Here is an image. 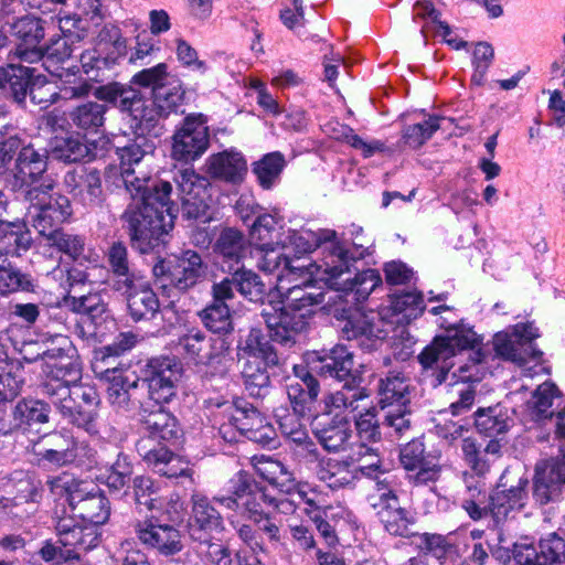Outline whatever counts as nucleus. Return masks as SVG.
Wrapping results in <instances>:
<instances>
[{
	"instance_id": "obj_43",
	"label": "nucleus",
	"mask_w": 565,
	"mask_h": 565,
	"mask_svg": "<svg viewBox=\"0 0 565 565\" xmlns=\"http://www.w3.org/2000/svg\"><path fill=\"white\" fill-rule=\"evenodd\" d=\"M342 388L329 394L324 398L326 411L328 414H344L345 411L356 409V402L363 398L361 388L358 385V379L343 380Z\"/></svg>"
},
{
	"instance_id": "obj_14",
	"label": "nucleus",
	"mask_w": 565,
	"mask_h": 565,
	"mask_svg": "<svg viewBox=\"0 0 565 565\" xmlns=\"http://www.w3.org/2000/svg\"><path fill=\"white\" fill-rule=\"evenodd\" d=\"M15 159L13 178L14 186L19 189H33L40 186L45 178H52L45 174L47 169V156L45 150H36L31 143L22 140V147L19 148Z\"/></svg>"
},
{
	"instance_id": "obj_24",
	"label": "nucleus",
	"mask_w": 565,
	"mask_h": 565,
	"mask_svg": "<svg viewBox=\"0 0 565 565\" xmlns=\"http://www.w3.org/2000/svg\"><path fill=\"white\" fill-rule=\"evenodd\" d=\"M316 358L319 365H313L312 370L321 376L335 379L339 382L358 379L354 375L353 353L345 345L338 344L324 355L317 354Z\"/></svg>"
},
{
	"instance_id": "obj_63",
	"label": "nucleus",
	"mask_w": 565,
	"mask_h": 565,
	"mask_svg": "<svg viewBox=\"0 0 565 565\" xmlns=\"http://www.w3.org/2000/svg\"><path fill=\"white\" fill-rule=\"evenodd\" d=\"M14 414L26 423H47L49 405L39 399H23L17 404Z\"/></svg>"
},
{
	"instance_id": "obj_8",
	"label": "nucleus",
	"mask_w": 565,
	"mask_h": 565,
	"mask_svg": "<svg viewBox=\"0 0 565 565\" xmlns=\"http://www.w3.org/2000/svg\"><path fill=\"white\" fill-rule=\"evenodd\" d=\"M227 494L214 497V501L230 510H238L256 524L264 519V507L273 501V494L246 471L239 470L227 482Z\"/></svg>"
},
{
	"instance_id": "obj_15",
	"label": "nucleus",
	"mask_w": 565,
	"mask_h": 565,
	"mask_svg": "<svg viewBox=\"0 0 565 565\" xmlns=\"http://www.w3.org/2000/svg\"><path fill=\"white\" fill-rule=\"evenodd\" d=\"M12 34L17 39L14 55L26 63H36L44 57V47L41 42L44 38L42 21L33 15L19 18L11 25Z\"/></svg>"
},
{
	"instance_id": "obj_29",
	"label": "nucleus",
	"mask_w": 565,
	"mask_h": 565,
	"mask_svg": "<svg viewBox=\"0 0 565 565\" xmlns=\"http://www.w3.org/2000/svg\"><path fill=\"white\" fill-rule=\"evenodd\" d=\"M47 244L79 264H96L97 253L86 247L85 238L77 234L56 230L44 236Z\"/></svg>"
},
{
	"instance_id": "obj_9",
	"label": "nucleus",
	"mask_w": 565,
	"mask_h": 565,
	"mask_svg": "<svg viewBox=\"0 0 565 565\" xmlns=\"http://www.w3.org/2000/svg\"><path fill=\"white\" fill-rule=\"evenodd\" d=\"M52 490L63 488L66 491L67 501L74 516H77L88 525L98 527L110 515V507L107 498L99 490H86L84 482L57 478L51 482Z\"/></svg>"
},
{
	"instance_id": "obj_37",
	"label": "nucleus",
	"mask_w": 565,
	"mask_h": 565,
	"mask_svg": "<svg viewBox=\"0 0 565 565\" xmlns=\"http://www.w3.org/2000/svg\"><path fill=\"white\" fill-rule=\"evenodd\" d=\"M253 461L257 475L276 486L281 492L291 493L297 488L294 475L279 460L260 456L254 457Z\"/></svg>"
},
{
	"instance_id": "obj_39",
	"label": "nucleus",
	"mask_w": 565,
	"mask_h": 565,
	"mask_svg": "<svg viewBox=\"0 0 565 565\" xmlns=\"http://www.w3.org/2000/svg\"><path fill=\"white\" fill-rule=\"evenodd\" d=\"M337 232L333 230H321L319 233L311 231H290L285 241H281V249L292 248L297 254H306L319 247L322 243H331L330 250L340 245L335 242Z\"/></svg>"
},
{
	"instance_id": "obj_55",
	"label": "nucleus",
	"mask_w": 565,
	"mask_h": 565,
	"mask_svg": "<svg viewBox=\"0 0 565 565\" xmlns=\"http://www.w3.org/2000/svg\"><path fill=\"white\" fill-rule=\"evenodd\" d=\"M440 120L438 116H429L423 122L407 126L403 130L405 145L413 149L422 147L440 128Z\"/></svg>"
},
{
	"instance_id": "obj_33",
	"label": "nucleus",
	"mask_w": 565,
	"mask_h": 565,
	"mask_svg": "<svg viewBox=\"0 0 565 565\" xmlns=\"http://www.w3.org/2000/svg\"><path fill=\"white\" fill-rule=\"evenodd\" d=\"M317 476L331 489L352 486L358 478L356 469L349 461L333 458H317Z\"/></svg>"
},
{
	"instance_id": "obj_42",
	"label": "nucleus",
	"mask_w": 565,
	"mask_h": 565,
	"mask_svg": "<svg viewBox=\"0 0 565 565\" xmlns=\"http://www.w3.org/2000/svg\"><path fill=\"white\" fill-rule=\"evenodd\" d=\"M24 384L23 369L19 362L0 356V405L11 403Z\"/></svg>"
},
{
	"instance_id": "obj_6",
	"label": "nucleus",
	"mask_w": 565,
	"mask_h": 565,
	"mask_svg": "<svg viewBox=\"0 0 565 565\" xmlns=\"http://www.w3.org/2000/svg\"><path fill=\"white\" fill-rule=\"evenodd\" d=\"M326 285L335 290L351 291L356 300H364L381 284L382 279L375 269H366L352 276L348 252L340 245L334 246L328 256L321 259V265L313 266Z\"/></svg>"
},
{
	"instance_id": "obj_53",
	"label": "nucleus",
	"mask_w": 565,
	"mask_h": 565,
	"mask_svg": "<svg viewBox=\"0 0 565 565\" xmlns=\"http://www.w3.org/2000/svg\"><path fill=\"white\" fill-rule=\"evenodd\" d=\"M199 316L203 324L214 333H227L233 329L227 303L211 302Z\"/></svg>"
},
{
	"instance_id": "obj_54",
	"label": "nucleus",
	"mask_w": 565,
	"mask_h": 565,
	"mask_svg": "<svg viewBox=\"0 0 565 565\" xmlns=\"http://www.w3.org/2000/svg\"><path fill=\"white\" fill-rule=\"evenodd\" d=\"M76 195L86 206H99L104 201L102 178L96 169H82V185Z\"/></svg>"
},
{
	"instance_id": "obj_36",
	"label": "nucleus",
	"mask_w": 565,
	"mask_h": 565,
	"mask_svg": "<svg viewBox=\"0 0 565 565\" xmlns=\"http://www.w3.org/2000/svg\"><path fill=\"white\" fill-rule=\"evenodd\" d=\"M107 106L98 102H86L75 106L68 114L73 127L84 134H98L106 120Z\"/></svg>"
},
{
	"instance_id": "obj_27",
	"label": "nucleus",
	"mask_w": 565,
	"mask_h": 565,
	"mask_svg": "<svg viewBox=\"0 0 565 565\" xmlns=\"http://www.w3.org/2000/svg\"><path fill=\"white\" fill-rule=\"evenodd\" d=\"M0 294L8 295L20 290H28L31 287V280L28 275L21 273L9 260V256H20V250L28 248H18V246L8 241H0Z\"/></svg>"
},
{
	"instance_id": "obj_11",
	"label": "nucleus",
	"mask_w": 565,
	"mask_h": 565,
	"mask_svg": "<svg viewBox=\"0 0 565 565\" xmlns=\"http://www.w3.org/2000/svg\"><path fill=\"white\" fill-rule=\"evenodd\" d=\"M139 542L161 556L179 554L183 547V536L172 524L159 523L153 516L138 521L134 525Z\"/></svg>"
},
{
	"instance_id": "obj_19",
	"label": "nucleus",
	"mask_w": 565,
	"mask_h": 565,
	"mask_svg": "<svg viewBox=\"0 0 565 565\" xmlns=\"http://www.w3.org/2000/svg\"><path fill=\"white\" fill-rule=\"evenodd\" d=\"M234 425L248 439L268 443L273 439L274 429L267 418L252 404L238 399L234 403Z\"/></svg>"
},
{
	"instance_id": "obj_28",
	"label": "nucleus",
	"mask_w": 565,
	"mask_h": 565,
	"mask_svg": "<svg viewBox=\"0 0 565 565\" xmlns=\"http://www.w3.org/2000/svg\"><path fill=\"white\" fill-rule=\"evenodd\" d=\"M381 409L395 406H408L411 402V380L402 372L390 371L380 379L377 386Z\"/></svg>"
},
{
	"instance_id": "obj_57",
	"label": "nucleus",
	"mask_w": 565,
	"mask_h": 565,
	"mask_svg": "<svg viewBox=\"0 0 565 565\" xmlns=\"http://www.w3.org/2000/svg\"><path fill=\"white\" fill-rule=\"evenodd\" d=\"M514 337L507 333H498L493 339V349L497 355L504 360L512 361L519 365L527 362V349H523V343Z\"/></svg>"
},
{
	"instance_id": "obj_12",
	"label": "nucleus",
	"mask_w": 565,
	"mask_h": 565,
	"mask_svg": "<svg viewBox=\"0 0 565 565\" xmlns=\"http://www.w3.org/2000/svg\"><path fill=\"white\" fill-rule=\"evenodd\" d=\"M106 373L109 380L107 401L116 413L128 415L142 407L140 397L146 390L145 381L140 382L135 374L117 370H107Z\"/></svg>"
},
{
	"instance_id": "obj_44",
	"label": "nucleus",
	"mask_w": 565,
	"mask_h": 565,
	"mask_svg": "<svg viewBox=\"0 0 565 565\" xmlns=\"http://www.w3.org/2000/svg\"><path fill=\"white\" fill-rule=\"evenodd\" d=\"M273 365L263 360L247 359L242 369L245 388L249 395L255 397H264L270 384L267 366Z\"/></svg>"
},
{
	"instance_id": "obj_62",
	"label": "nucleus",
	"mask_w": 565,
	"mask_h": 565,
	"mask_svg": "<svg viewBox=\"0 0 565 565\" xmlns=\"http://www.w3.org/2000/svg\"><path fill=\"white\" fill-rule=\"evenodd\" d=\"M381 426L375 409H367L355 420L359 443L374 445L381 439Z\"/></svg>"
},
{
	"instance_id": "obj_2",
	"label": "nucleus",
	"mask_w": 565,
	"mask_h": 565,
	"mask_svg": "<svg viewBox=\"0 0 565 565\" xmlns=\"http://www.w3.org/2000/svg\"><path fill=\"white\" fill-rule=\"evenodd\" d=\"M481 338L467 324L458 323L445 328L418 355V361L426 370H434V386L451 380L459 384V398L449 406L452 415L468 412L476 398V390L470 383L482 380L487 354L480 348Z\"/></svg>"
},
{
	"instance_id": "obj_46",
	"label": "nucleus",
	"mask_w": 565,
	"mask_h": 565,
	"mask_svg": "<svg viewBox=\"0 0 565 565\" xmlns=\"http://www.w3.org/2000/svg\"><path fill=\"white\" fill-rule=\"evenodd\" d=\"M319 391L317 380H309L308 385L298 381H290L286 386L287 396L294 412L301 416L311 412Z\"/></svg>"
},
{
	"instance_id": "obj_58",
	"label": "nucleus",
	"mask_w": 565,
	"mask_h": 565,
	"mask_svg": "<svg viewBox=\"0 0 565 565\" xmlns=\"http://www.w3.org/2000/svg\"><path fill=\"white\" fill-rule=\"evenodd\" d=\"M279 220L273 214H262L255 220L250 238L255 246H270L275 244L274 238L278 235Z\"/></svg>"
},
{
	"instance_id": "obj_10",
	"label": "nucleus",
	"mask_w": 565,
	"mask_h": 565,
	"mask_svg": "<svg viewBox=\"0 0 565 565\" xmlns=\"http://www.w3.org/2000/svg\"><path fill=\"white\" fill-rule=\"evenodd\" d=\"M210 146L206 121L202 115L186 116L173 135L172 157L178 161L191 162L199 159Z\"/></svg>"
},
{
	"instance_id": "obj_38",
	"label": "nucleus",
	"mask_w": 565,
	"mask_h": 565,
	"mask_svg": "<svg viewBox=\"0 0 565 565\" xmlns=\"http://www.w3.org/2000/svg\"><path fill=\"white\" fill-rule=\"evenodd\" d=\"M299 416L294 412V414L279 417V429L284 436L295 444V451L299 456H303L307 460H317L318 450L309 439L303 425L299 420Z\"/></svg>"
},
{
	"instance_id": "obj_1",
	"label": "nucleus",
	"mask_w": 565,
	"mask_h": 565,
	"mask_svg": "<svg viewBox=\"0 0 565 565\" xmlns=\"http://www.w3.org/2000/svg\"><path fill=\"white\" fill-rule=\"evenodd\" d=\"M119 167H108L107 180L124 186L132 202L122 221L131 243L142 253L154 247L174 225L175 209L170 200L172 185L168 181L151 179L143 170L146 151L138 143L118 149Z\"/></svg>"
},
{
	"instance_id": "obj_47",
	"label": "nucleus",
	"mask_w": 565,
	"mask_h": 565,
	"mask_svg": "<svg viewBox=\"0 0 565 565\" xmlns=\"http://www.w3.org/2000/svg\"><path fill=\"white\" fill-rule=\"evenodd\" d=\"M475 425L481 434L497 437L509 429V416L499 405L479 408L475 414Z\"/></svg>"
},
{
	"instance_id": "obj_22",
	"label": "nucleus",
	"mask_w": 565,
	"mask_h": 565,
	"mask_svg": "<svg viewBox=\"0 0 565 565\" xmlns=\"http://www.w3.org/2000/svg\"><path fill=\"white\" fill-rule=\"evenodd\" d=\"M205 167L211 178L232 184L241 183L247 173L246 160L235 150L211 154L205 161Z\"/></svg>"
},
{
	"instance_id": "obj_34",
	"label": "nucleus",
	"mask_w": 565,
	"mask_h": 565,
	"mask_svg": "<svg viewBox=\"0 0 565 565\" xmlns=\"http://www.w3.org/2000/svg\"><path fill=\"white\" fill-rule=\"evenodd\" d=\"M192 522L191 536L194 540H201L198 532H213L223 529V519L218 511L211 504L209 499L201 494L192 497Z\"/></svg>"
},
{
	"instance_id": "obj_31",
	"label": "nucleus",
	"mask_w": 565,
	"mask_h": 565,
	"mask_svg": "<svg viewBox=\"0 0 565 565\" xmlns=\"http://www.w3.org/2000/svg\"><path fill=\"white\" fill-rule=\"evenodd\" d=\"M142 425L148 433L142 438L151 439V447L162 446L160 440L170 441L177 439L179 435L177 419L161 407L149 412L143 417Z\"/></svg>"
},
{
	"instance_id": "obj_13",
	"label": "nucleus",
	"mask_w": 565,
	"mask_h": 565,
	"mask_svg": "<svg viewBox=\"0 0 565 565\" xmlns=\"http://www.w3.org/2000/svg\"><path fill=\"white\" fill-rule=\"evenodd\" d=\"M147 391L156 404L170 402L175 395V384L181 377L180 363L169 356L150 360L148 363Z\"/></svg>"
},
{
	"instance_id": "obj_26",
	"label": "nucleus",
	"mask_w": 565,
	"mask_h": 565,
	"mask_svg": "<svg viewBox=\"0 0 565 565\" xmlns=\"http://www.w3.org/2000/svg\"><path fill=\"white\" fill-rule=\"evenodd\" d=\"M128 96L132 97L124 111L131 117V127L141 135L153 132L157 136L156 129L164 118L157 105L151 98H145L138 90L128 92Z\"/></svg>"
},
{
	"instance_id": "obj_41",
	"label": "nucleus",
	"mask_w": 565,
	"mask_h": 565,
	"mask_svg": "<svg viewBox=\"0 0 565 565\" xmlns=\"http://www.w3.org/2000/svg\"><path fill=\"white\" fill-rule=\"evenodd\" d=\"M106 260L111 274L110 286L114 290L117 289L121 281L129 282L138 278L140 275L137 274L132 268L128 257V249L121 242L113 243L107 253Z\"/></svg>"
},
{
	"instance_id": "obj_16",
	"label": "nucleus",
	"mask_w": 565,
	"mask_h": 565,
	"mask_svg": "<svg viewBox=\"0 0 565 565\" xmlns=\"http://www.w3.org/2000/svg\"><path fill=\"white\" fill-rule=\"evenodd\" d=\"M57 543L67 552L78 558L81 552H86L97 546L100 533L95 525L85 522L76 523L74 518H62L56 524Z\"/></svg>"
},
{
	"instance_id": "obj_3",
	"label": "nucleus",
	"mask_w": 565,
	"mask_h": 565,
	"mask_svg": "<svg viewBox=\"0 0 565 565\" xmlns=\"http://www.w3.org/2000/svg\"><path fill=\"white\" fill-rule=\"evenodd\" d=\"M320 263L306 260V267L298 270L295 276L279 275L277 290L281 295V307L264 310V319L269 329L273 341L284 345H291L296 337L305 330L310 316V307L323 302L324 294L313 285V281L326 280L313 266Z\"/></svg>"
},
{
	"instance_id": "obj_59",
	"label": "nucleus",
	"mask_w": 565,
	"mask_h": 565,
	"mask_svg": "<svg viewBox=\"0 0 565 565\" xmlns=\"http://www.w3.org/2000/svg\"><path fill=\"white\" fill-rule=\"evenodd\" d=\"M350 459L358 461L360 465L359 468H355L356 471L359 470L367 477H373L374 473L380 471L382 461L379 455V448L373 445L356 443L352 447Z\"/></svg>"
},
{
	"instance_id": "obj_18",
	"label": "nucleus",
	"mask_w": 565,
	"mask_h": 565,
	"mask_svg": "<svg viewBox=\"0 0 565 565\" xmlns=\"http://www.w3.org/2000/svg\"><path fill=\"white\" fill-rule=\"evenodd\" d=\"M136 448L140 457L154 472L167 478H179L190 476L188 462L173 455L167 447H151V439L140 438Z\"/></svg>"
},
{
	"instance_id": "obj_25",
	"label": "nucleus",
	"mask_w": 565,
	"mask_h": 565,
	"mask_svg": "<svg viewBox=\"0 0 565 565\" xmlns=\"http://www.w3.org/2000/svg\"><path fill=\"white\" fill-rule=\"evenodd\" d=\"M286 249H281V242L277 241L270 246H256V257L258 259V267L266 273L278 271L279 275L295 276L298 270L306 267L305 258L297 257L291 259Z\"/></svg>"
},
{
	"instance_id": "obj_20",
	"label": "nucleus",
	"mask_w": 565,
	"mask_h": 565,
	"mask_svg": "<svg viewBox=\"0 0 565 565\" xmlns=\"http://www.w3.org/2000/svg\"><path fill=\"white\" fill-rule=\"evenodd\" d=\"M205 274L201 256L194 250H185L169 259L168 279L180 291L194 287Z\"/></svg>"
},
{
	"instance_id": "obj_23",
	"label": "nucleus",
	"mask_w": 565,
	"mask_h": 565,
	"mask_svg": "<svg viewBox=\"0 0 565 565\" xmlns=\"http://www.w3.org/2000/svg\"><path fill=\"white\" fill-rule=\"evenodd\" d=\"M565 483V456L544 467H537L533 482V497L540 504L555 500Z\"/></svg>"
},
{
	"instance_id": "obj_45",
	"label": "nucleus",
	"mask_w": 565,
	"mask_h": 565,
	"mask_svg": "<svg viewBox=\"0 0 565 565\" xmlns=\"http://www.w3.org/2000/svg\"><path fill=\"white\" fill-rule=\"evenodd\" d=\"M184 89L177 79L167 81L152 89V100L164 118L178 111L184 100Z\"/></svg>"
},
{
	"instance_id": "obj_50",
	"label": "nucleus",
	"mask_w": 565,
	"mask_h": 565,
	"mask_svg": "<svg viewBox=\"0 0 565 565\" xmlns=\"http://www.w3.org/2000/svg\"><path fill=\"white\" fill-rule=\"evenodd\" d=\"M245 249L244 235L234 228L223 230L215 243V252L227 263H238L243 258Z\"/></svg>"
},
{
	"instance_id": "obj_60",
	"label": "nucleus",
	"mask_w": 565,
	"mask_h": 565,
	"mask_svg": "<svg viewBox=\"0 0 565 565\" xmlns=\"http://www.w3.org/2000/svg\"><path fill=\"white\" fill-rule=\"evenodd\" d=\"M43 446H46L52 449H56L62 451L63 454H74L76 455V459H79L83 452V456H86L88 459L94 457V452L90 448H88L84 444H78L73 436L67 433H55L47 436L42 443Z\"/></svg>"
},
{
	"instance_id": "obj_5",
	"label": "nucleus",
	"mask_w": 565,
	"mask_h": 565,
	"mask_svg": "<svg viewBox=\"0 0 565 565\" xmlns=\"http://www.w3.org/2000/svg\"><path fill=\"white\" fill-rule=\"evenodd\" d=\"M55 185L56 181L53 178H45L40 186L24 191V199L29 202L25 221L41 236L58 230L73 213L67 196L52 193Z\"/></svg>"
},
{
	"instance_id": "obj_48",
	"label": "nucleus",
	"mask_w": 565,
	"mask_h": 565,
	"mask_svg": "<svg viewBox=\"0 0 565 565\" xmlns=\"http://www.w3.org/2000/svg\"><path fill=\"white\" fill-rule=\"evenodd\" d=\"M286 166L285 157L279 151L265 154L260 160L254 163L253 172L263 189H271L279 180Z\"/></svg>"
},
{
	"instance_id": "obj_49",
	"label": "nucleus",
	"mask_w": 565,
	"mask_h": 565,
	"mask_svg": "<svg viewBox=\"0 0 565 565\" xmlns=\"http://www.w3.org/2000/svg\"><path fill=\"white\" fill-rule=\"evenodd\" d=\"M242 356L247 359L263 360L273 365L278 364V356L273 345L260 332V330L252 329L242 343L241 347Z\"/></svg>"
},
{
	"instance_id": "obj_52",
	"label": "nucleus",
	"mask_w": 565,
	"mask_h": 565,
	"mask_svg": "<svg viewBox=\"0 0 565 565\" xmlns=\"http://www.w3.org/2000/svg\"><path fill=\"white\" fill-rule=\"evenodd\" d=\"M54 156L65 162H77L89 154V148L78 135L56 138L53 146Z\"/></svg>"
},
{
	"instance_id": "obj_64",
	"label": "nucleus",
	"mask_w": 565,
	"mask_h": 565,
	"mask_svg": "<svg viewBox=\"0 0 565 565\" xmlns=\"http://www.w3.org/2000/svg\"><path fill=\"white\" fill-rule=\"evenodd\" d=\"M394 311L403 313L407 320L416 319L425 310V302L423 295L419 292L411 291L397 296L393 302Z\"/></svg>"
},
{
	"instance_id": "obj_7",
	"label": "nucleus",
	"mask_w": 565,
	"mask_h": 565,
	"mask_svg": "<svg viewBox=\"0 0 565 565\" xmlns=\"http://www.w3.org/2000/svg\"><path fill=\"white\" fill-rule=\"evenodd\" d=\"M367 502L391 535L412 537L414 533L409 525L414 523V518L401 507L393 477L383 472L374 475V486L367 494Z\"/></svg>"
},
{
	"instance_id": "obj_30",
	"label": "nucleus",
	"mask_w": 565,
	"mask_h": 565,
	"mask_svg": "<svg viewBox=\"0 0 565 565\" xmlns=\"http://www.w3.org/2000/svg\"><path fill=\"white\" fill-rule=\"evenodd\" d=\"M316 436L328 451H342L350 445L352 429L345 414H334L332 418L316 428Z\"/></svg>"
},
{
	"instance_id": "obj_17",
	"label": "nucleus",
	"mask_w": 565,
	"mask_h": 565,
	"mask_svg": "<svg viewBox=\"0 0 565 565\" xmlns=\"http://www.w3.org/2000/svg\"><path fill=\"white\" fill-rule=\"evenodd\" d=\"M116 291L122 294L135 321L152 317L160 307L159 299L149 281L142 276L129 282L121 281Z\"/></svg>"
},
{
	"instance_id": "obj_32",
	"label": "nucleus",
	"mask_w": 565,
	"mask_h": 565,
	"mask_svg": "<svg viewBox=\"0 0 565 565\" xmlns=\"http://www.w3.org/2000/svg\"><path fill=\"white\" fill-rule=\"evenodd\" d=\"M210 349V339L203 331L195 328L189 329L184 334L180 335L173 345V350L178 355L194 363H205L211 360Z\"/></svg>"
},
{
	"instance_id": "obj_35",
	"label": "nucleus",
	"mask_w": 565,
	"mask_h": 565,
	"mask_svg": "<svg viewBox=\"0 0 565 565\" xmlns=\"http://www.w3.org/2000/svg\"><path fill=\"white\" fill-rule=\"evenodd\" d=\"M525 482L520 480L516 487L510 489H501L499 486L490 495L489 510L492 516L499 522L509 516L513 511H519L524 507L526 493L524 490Z\"/></svg>"
},
{
	"instance_id": "obj_40",
	"label": "nucleus",
	"mask_w": 565,
	"mask_h": 565,
	"mask_svg": "<svg viewBox=\"0 0 565 565\" xmlns=\"http://www.w3.org/2000/svg\"><path fill=\"white\" fill-rule=\"evenodd\" d=\"M34 68L22 65L10 64L8 67H0V87L8 89L17 103H22L32 85Z\"/></svg>"
},
{
	"instance_id": "obj_51",
	"label": "nucleus",
	"mask_w": 565,
	"mask_h": 565,
	"mask_svg": "<svg viewBox=\"0 0 565 565\" xmlns=\"http://www.w3.org/2000/svg\"><path fill=\"white\" fill-rule=\"evenodd\" d=\"M64 301L74 312L83 315V319H89L93 322L106 311V305L102 300L100 295L96 292L81 296L67 295Z\"/></svg>"
},
{
	"instance_id": "obj_4",
	"label": "nucleus",
	"mask_w": 565,
	"mask_h": 565,
	"mask_svg": "<svg viewBox=\"0 0 565 565\" xmlns=\"http://www.w3.org/2000/svg\"><path fill=\"white\" fill-rule=\"evenodd\" d=\"M79 380L81 371L77 364L60 361L47 374L42 392L64 418L95 436L98 434V395L93 387L78 384Z\"/></svg>"
},
{
	"instance_id": "obj_56",
	"label": "nucleus",
	"mask_w": 565,
	"mask_h": 565,
	"mask_svg": "<svg viewBox=\"0 0 565 565\" xmlns=\"http://www.w3.org/2000/svg\"><path fill=\"white\" fill-rule=\"evenodd\" d=\"M381 425L391 437H401L411 428L408 406H395L381 409Z\"/></svg>"
},
{
	"instance_id": "obj_21",
	"label": "nucleus",
	"mask_w": 565,
	"mask_h": 565,
	"mask_svg": "<svg viewBox=\"0 0 565 565\" xmlns=\"http://www.w3.org/2000/svg\"><path fill=\"white\" fill-rule=\"evenodd\" d=\"M565 541L556 533L541 540L539 546L532 544H515L513 557L519 565H547L559 559Z\"/></svg>"
},
{
	"instance_id": "obj_61",
	"label": "nucleus",
	"mask_w": 565,
	"mask_h": 565,
	"mask_svg": "<svg viewBox=\"0 0 565 565\" xmlns=\"http://www.w3.org/2000/svg\"><path fill=\"white\" fill-rule=\"evenodd\" d=\"M233 278L237 291L250 301L259 300L265 294V285L258 275L252 270H236Z\"/></svg>"
}]
</instances>
